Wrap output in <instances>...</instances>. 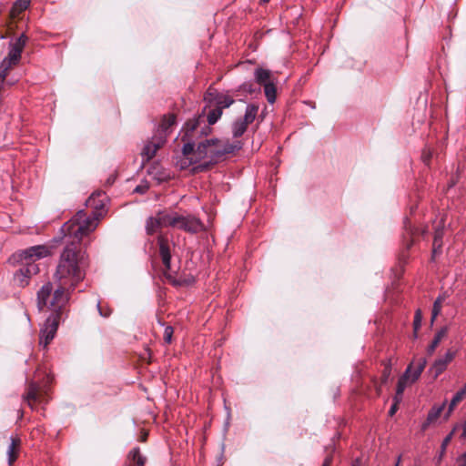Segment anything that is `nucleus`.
Wrapping results in <instances>:
<instances>
[{
  "label": "nucleus",
  "mask_w": 466,
  "mask_h": 466,
  "mask_svg": "<svg viewBox=\"0 0 466 466\" xmlns=\"http://www.w3.org/2000/svg\"><path fill=\"white\" fill-rule=\"evenodd\" d=\"M84 266V254L77 250L74 240L67 245L60 257L57 265L55 279L56 288L51 282H47L42 286L37 292V308L42 309L47 306L48 299L50 305L56 310L64 309L70 298V292L76 286L84 279L85 273L82 270Z\"/></svg>",
  "instance_id": "f257e3e1"
},
{
  "label": "nucleus",
  "mask_w": 466,
  "mask_h": 466,
  "mask_svg": "<svg viewBox=\"0 0 466 466\" xmlns=\"http://www.w3.org/2000/svg\"><path fill=\"white\" fill-rule=\"evenodd\" d=\"M106 196L102 192L92 194L86 201L88 208L94 209L90 216H87L84 210H79L69 221L66 222L61 231L65 237H73L79 242L84 236L88 235L96 229L101 214L100 209L105 207Z\"/></svg>",
  "instance_id": "f03ea898"
},
{
  "label": "nucleus",
  "mask_w": 466,
  "mask_h": 466,
  "mask_svg": "<svg viewBox=\"0 0 466 466\" xmlns=\"http://www.w3.org/2000/svg\"><path fill=\"white\" fill-rule=\"evenodd\" d=\"M221 116L222 110L216 106V108L208 112L207 116L208 123H206L203 114L185 123L181 136V141L184 143L182 147V154L184 156L193 153L197 140L208 137L212 131L210 126L217 123Z\"/></svg>",
  "instance_id": "7ed1b4c3"
},
{
  "label": "nucleus",
  "mask_w": 466,
  "mask_h": 466,
  "mask_svg": "<svg viewBox=\"0 0 466 466\" xmlns=\"http://www.w3.org/2000/svg\"><path fill=\"white\" fill-rule=\"evenodd\" d=\"M198 138L194 147L193 153L187 157L192 156L190 163H197L206 157H209L213 161L221 157L234 153L242 148L243 143L239 140L229 142V140H220L218 138Z\"/></svg>",
  "instance_id": "20e7f679"
},
{
  "label": "nucleus",
  "mask_w": 466,
  "mask_h": 466,
  "mask_svg": "<svg viewBox=\"0 0 466 466\" xmlns=\"http://www.w3.org/2000/svg\"><path fill=\"white\" fill-rule=\"evenodd\" d=\"M49 255L50 250L47 247L37 245L21 250L13 256L15 261L21 262L22 264V267L15 275V279L19 282L20 286L26 285L28 279L39 272V267L35 263V260Z\"/></svg>",
  "instance_id": "39448f33"
},
{
  "label": "nucleus",
  "mask_w": 466,
  "mask_h": 466,
  "mask_svg": "<svg viewBox=\"0 0 466 466\" xmlns=\"http://www.w3.org/2000/svg\"><path fill=\"white\" fill-rule=\"evenodd\" d=\"M50 299H48L47 306H45L44 309H48L52 312L51 314L46 318L45 323L40 329V334H39V345L42 346L44 349L47 347V345L53 340L55 338V335L56 333L58 324L61 319V315L64 309H56L54 307L50 305ZM41 311V309H39Z\"/></svg>",
  "instance_id": "423d86ee"
},
{
  "label": "nucleus",
  "mask_w": 466,
  "mask_h": 466,
  "mask_svg": "<svg viewBox=\"0 0 466 466\" xmlns=\"http://www.w3.org/2000/svg\"><path fill=\"white\" fill-rule=\"evenodd\" d=\"M170 228L190 234H197L204 229V224L194 215L187 214L184 216L177 212L170 211Z\"/></svg>",
  "instance_id": "0eeeda50"
},
{
  "label": "nucleus",
  "mask_w": 466,
  "mask_h": 466,
  "mask_svg": "<svg viewBox=\"0 0 466 466\" xmlns=\"http://www.w3.org/2000/svg\"><path fill=\"white\" fill-rule=\"evenodd\" d=\"M426 365L427 360L425 358H419L418 360L411 361L408 365L404 373L400 377L397 383L396 392L399 393V395H403L407 383L409 381L410 383L417 381L420 379Z\"/></svg>",
  "instance_id": "6e6552de"
},
{
  "label": "nucleus",
  "mask_w": 466,
  "mask_h": 466,
  "mask_svg": "<svg viewBox=\"0 0 466 466\" xmlns=\"http://www.w3.org/2000/svg\"><path fill=\"white\" fill-rule=\"evenodd\" d=\"M258 112V105L248 104L246 107L243 117L236 119L231 126L232 136L238 138L247 131L248 126L251 124L257 117Z\"/></svg>",
  "instance_id": "1a4fd4ad"
},
{
  "label": "nucleus",
  "mask_w": 466,
  "mask_h": 466,
  "mask_svg": "<svg viewBox=\"0 0 466 466\" xmlns=\"http://www.w3.org/2000/svg\"><path fill=\"white\" fill-rule=\"evenodd\" d=\"M163 228H170L169 211H158L154 217L147 219L146 230L148 235H153Z\"/></svg>",
  "instance_id": "9d476101"
},
{
  "label": "nucleus",
  "mask_w": 466,
  "mask_h": 466,
  "mask_svg": "<svg viewBox=\"0 0 466 466\" xmlns=\"http://www.w3.org/2000/svg\"><path fill=\"white\" fill-rule=\"evenodd\" d=\"M23 400L32 409H35L36 403L44 401V391L41 386L35 381H29L23 394Z\"/></svg>",
  "instance_id": "9b49d317"
},
{
  "label": "nucleus",
  "mask_w": 466,
  "mask_h": 466,
  "mask_svg": "<svg viewBox=\"0 0 466 466\" xmlns=\"http://www.w3.org/2000/svg\"><path fill=\"white\" fill-rule=\"evenodd\" d=\"M157 245L164 269L166 271L170 270L171 251L174 248L175 244L169 241L167 237L160 235L157 237Z\"/></svg>",
  "instance_id": "f8f14e48"
},
{
  "label": "nucleus",
  "mask_w": 466,
  "mask_h": 466,
  "mask_svg": "<svg viewBox=\"0 0 466 466\" xmlns=\"http://www.w3.org/2000/svg\"><path fill=\"white\" fill-rule=\"evenodd\" d=\"M456 353V350H448L443 356L434 360L430 368L433 379H437L447 369L448 365L454 360Z\"/></svg>",
  "instance_id": "ddd939ff"
},
{
  "label": "nucleus",
  "mask_w": 466,
  "mask_h": 466,
  "mask_svg": "<svg viewBox=\"0 0 466 466\" xmlns=\"http://www.w3.org/2000/svg\"><path fill=\"white\" fill-rule=\"evenodd\" d=\"M163 141V137H155L153 136L151 140L148 141L142 149V158L143 162H148L151 160L157 151L165 144Z\"/></svg>",
  "instance_id": "4468645a"
},
{
  "label": "nucleus",
  "mask_w": 466,
  "mask_h": 466,
  "mask_svg": "<svg viewBox=\"0 0 466 466\" xmlns=\"http://www.w3.org/2000/svg\"><path fill=\"white\" fill-rule=\"evenodd\" d=\"M176 124V116L174 114H169L167 116H164L161 123L159 124L155 137H163V141H167V137L170 132V128Z\"/></svg>",
  "instance_id": "2eb2a0df"
},
{
  "label": "nucleus",
  "mask_w": 466,
  "mask_h": 466,
  "mask_svg": "<svg viewBox=\"0 0 466 466\" xmlns=\"http://www.w3.org/2000/svg\"><path fill=\"white\" fill-rule=\"evenodd\" d=\"M444 236V221L441 219L440 224L435 228L433 243H432V259L442 251V238Z\"/></svg>",
  "instance_id": "dca6fc26"
},
{
  "label": "nucleus",
  "mask_w": 466,
  "mask_h": 466,
  "mask_svg": "<svg viewBox=\"0 0 466 466\" xmlns=\"http://www.w3.org/2000/svg\"><path fill=\"white\" fill-rule=\"evenodd\" d=\"M254 77L256 82L260 86L272 82V75L268 69L257 68L254 72Z\"/></svg>",
  "instance_id": "f3484780"
},
{
  "label": "nucleus",
  "mask_w": 466,
  "mask_h": 466,
  "mask_svg": "<svg viewBox=\"0 0 466 466\" xmlns=\"http://www.w3.org/2000/svg\"><path fill=\"white\" fill-rule=\"evenodd\" d=\"M447 333H448V328L447 327H442L440 330L437 331V333L435 334L432 341L431 342V344L427 348V352H428L429 355L433 354V352L435 351L436 348L439 346L440 342L447 335Z\"/></svg>",
  "instance_id": "a211bd4d"
},
{
  "label": "nucleus",
  "mask_w": 466,
  "mask_h": 466,
  "mask_svg": "<svg viewBox=\"0 0 466 466\" xmlns=\"http://www.w3.org/2000/svg\"><path fill=\"white\" fill-rule=\"evenodd\" d=\"M20 444H21V441L19 438L11 437V443L7 449L9 464H12L16 460Z\"/></svg>",
  "instance_id": "6ab92c4d"
},
{
  "label": "nucleus",
  "mask_w": 466,
  "mask_h": 466,
  "mask_svg": "<svg viewBox=\"0 0 466 466\" xmlns=\"http://www.w3.org/2000/svg\"><path fill=\"white\" fill-rule=\"evenodd\" d=\"M216 106L223 110V108L229 107L234 103L233 95L229 96L228 94H218L215 97Z\"/></svg>",
  "instance_id": "aec40b11"
},
{
  "label": "nucleus",
  "mask_w": 466,
  "mask_h": 466,
  "mask_svg": "<svg viewBox=\"0 0 466 466\" xmlns=\"http://www.w3.org/2000/svg\"><path fill=\"white\" fill-rule=\"evenodd\" d=\"M257 91H259V88L257 89L253 83L250 81L245 82L242 85H240L237 89L233 90V96H240V95H246V94H253Z\"/></svg>",
  "instance_id": "412c9836"
},
{
  "label": "nucleus",
  "mask_w": 466,
  "mask_h": 466,
  "mask_svg": "<svg viewBox=\"0 0 466 466\" xmlns=\"http://www.w3.org/2000/svg\"><path fill=\"white\" fill-rule=\"evenodd\" d=\"M128 459L134 461L137 466H143L147 461L146 457L141 454L140 449L138 447H136L130 451Z\"/></svg>",
  "instance_id": "4be33fe9"
},
{
  "label": "nucleus",
  "mask_w": 466,
  "mask_h": 466,
  "mask_svg": "<svg viewBox=\"0 0 466 466\" xmlns=\"http://www.w3.org/2000/svg\"><path fill=\"white\" fill-rule=\"evenodd\" d=\"M264 87V93L267 97V100L269 104H273L276 101V86L275 84L272 82L265 84L263 86Z\"/></svg>",
  "instance_id": "5701e85b"
},
{
  "label": "nucleus",
  "mask_w": 466,
  "mask_h": 466,
  "mask_svg": "<svg viewBox=\"0 0 466 466\" xmlns=\"http://www.w3.org/2000/svg\"><path fill=\"white\" fill-rule=\"evenodd\" d=\"M443 301H444V297L441 296V295L435 299L433 306H432V309H431V324H433L434 320L441 313Z\"/></svg>",
  "instance_id": "b1692460"
},
{
  "label": "nucleus",
  "mask_w": 466,
  "mask_h": 466,
  "mask_svg": "<svg viewBox=\"0 0 466 466\" xmlns=\"http://www.w3.org/2000/svg\"><path fill=\"white\" fill-rule=\"evenodd\" d=\"M382 364L384 366V369H383V371L381 374V384H385L388 382V380L390 377V374H391V367H392L391 359L385 360L382 362Z\"/></svg>",
  "instance_id": "393cba45"
},
{
  "label": "nucleus",
  "mask_w": 466,
  "mask_h": 466,
  "mask_svg": "<svg viewBox=\"0 0 466 466\" xmlns=\"http://www.w3.org/2000/svg\"><path fill=\"white\" fill-rule=\"evenodd\" d=\"M405 230L408 234V236L410 238V239L407 240L405 243L406 248L410 249L411 246L413 245V239L412 238L419 232V229L417 228H414L410 225V223L406 222L405 223Z\"/></svg>",
  "instance_id": "a878e982"
},
{
  "label": "nucleus",
  "mask_w": 466,
  "mask_h": 466,
  "mask_svg": "<svg viewBox=\"0 0 466 466\" xmlns=\"http://www.w3.org/2000/svg\"><path fill=\"white\" fill-rule=\"evenodd\" d=\"M30 5V0H16L12 7V13L19 14L25 11Z\"/></svg>",
  "instance_id": "bb28decb"
},
{
  "label": "nucleus",
  "mask_w": 466,
  "mask_h": 466,
  "mask_svg": "<svg viewBox=\"0 0 466 466\" xmlns=\"http://www.w3.org/2000/svg\"><path fill=\"white\" fill-rule=\"evenodd\" d=\"M457 428H458V425L455 426L454 429L443 439L441 445V452H440V456H439V461H441L442 456L444 455V453L446 451V448L449 445V443L451 442Z\"/></svg>",
  "instance_id": "cd10ccee"
},
{
  "label": "nucleus",
  "mask_w": 466,
  "mask_h": 466,
  "mask_svg": "<svg viewBox=\"0 0 466 466\" xmlns=\"http://www.w3.org/2000/svg\"><path fill=\"white\" fill-rule=\"evenodd\" d=\"M444 406L445 403H443L441 406L431 408L427 415L428 420L434 422L441 416Z\"/></svg>",
  "instance_id": "c85d7f7f"
},
{
  "label": "nucleus",
  "mask_w": 466,
  "mask_h": 466,
  "mask_svg": "<svg viewBox=\"0 0 466 466\" xmlns=\"http://www.w3.org/2000/svg\"><path fill=\"white\" fill-rule=\"evenodd\" d=\"M464 396L465 395L461 390L456 392V394L453 396V398L451 399V400L450 402L447 416H449L452 412L454 408L457 406V404L459 402H461Z\"/></svg>",
  "instance_id": "c756f323"
},
{
  "label": "nucleus",
  "mask_w": 466,
  "mask_h": 466,
  "mask_svg": "<svg viewBox=\"0 0 466 466\" xmlns=\"http://www.w3.org/2000/svg\"><path fill=\"white\" fill-rule=\"evenodd\" d=\"M421 319H422L421 311H420V309H417L415 312L414 320H413V327H414V333H415L414 336L415 337L417 336L418 329L420 328Z\"/></svg>",
  "instance_id": "7c9ffc66"
},
{
  "label": "nucleus",
  "mask_w": 466,
  "mask_h": 466,
  "mask_svg": "<svg viewBox=\"0 0 466 466\" xmlns=\"http://www.w3.org/2000/svg\"><path fill=\"white\" fill-rule=\"evenodd\" d=\"M174 329L171 326H167L164 330V341L167 344H170L172 341Z\"/></svg>",
  "instance_id": "2f4dec72"
},
{
  "label": "nucleus",
  "mask_w": 466,
  "mask_h": 466,
  "mask_svg": "<svg viewBox=\"0 0 466 466\" xmlns=\"http://www.w3.org/2000/svg\"><path fill=\"white\" fill-rule=\"evenodd\" d=\"M11 67L7 65V62H1L0 64V79L5 81L7 73Z\"/></svg>",
  "instance_id": "473e14b6"
},
{
  "label": "nucleus",
  "mask_w": 466,
  "mask_h": 466,
  "mask_svg": "<svg viewBox=\"0 0 466 466\" xmlns=\"http://www.w3.org/2000/svg\"><path fill=\"white\" fill-rule=\"evenodd\" d=\"M20 60L18 59H15L14 56H12V55H7V56H5L2 62H7V65L9 66V67H12L13 66H15L19 63Z\"/></svg>",
  "instance_id": "72a5a7b5"
},
{
  "label": "nucleus",
  "mask_w": 466,
  "mask_h": 466,
  "mask_svg": "<svg viewBox=\"0 0 466 466\" xmlns=\"http://www.w3.org/2000/svg\"><path fill=\"white\" fill-rule=\"evenodd\" d=\"M97 309H98L99 314L105 318L109 317L111 314V309L109 308H106V309H104L102 308L100 302L97 303Z\"/></svg>",
  "instance_id": "f704fd0d"
},
{
  "label": "nucleus",
  "mask_w": 466,
  "mask_h": 466,
  "mask_svg": "<svg viewBox=\"0 0 466 466\" xmlns=\"http://www.w3.org/2000/svg\"><path fill=\"white\" fill-rule=\"evenodd\" d=\"M456 466H466V451L456 459Z\"/></svg>",
  "instance_id": "c9c22d12"
},
{
  "label": "nucleus",
  "mask_w": 466,
  "mask_h": 466,
  "mask_svg": "<svg viewBox=\"0 0 466 466\" xmlns=\"http://www.w3.org/2000/svg\"><path fill=\"white\" fill-rule=\"evenodd\" d=\"M9 55H12V56L15 57V59H18L20 60L21 59V52L18 51V49H15L14 47H10L9 46V52H8Z\"/></svg>",
  "instance_id": "e433bc0d"
},
{
  "label": "nucleus",
  "mask_w": 466,
  "mask_h": 466,
  "mask_svg": "<svg viewBox=\"0 0 466 466\" xmlns=\"http://www.w3.org/2000/svg\"><path fill=\"white\" fill-rule=\"evenodd\" d=\"M10 47H14L15 49H18L21 53L23 52V49L25 46L22 43H19L18 41H14L9 44Z\"/></svg>",
  "instance_id": "4c0bfd02"
},
{
  "label": "nucleus",
  "mask_w": 466,
  "mask_h": 466,
  "mask_svg": "<svg viewBox=\"0 0 466 466\" xmlns=\"http://www.w3.org/2000/svg\"><path fill=\"white\" fill-rule=\"evenodd\" d=\"M147 188H148V187L147 185H145V186L139 185L135 188V192L144 194L147 192Z\"/></svg>",
  "instance_id": "58836bf2"
},
{
  "label": "nucleus",
  "mask_w": 466,
  "mask_h": 466,
  "mask_svg": "<svg viewBox=\"0 0 466 466\" xmlns=\"http://www.w3.org/2000/svg\"><path fill=\"white\" fill-rule=\"evenodd\" d=\"M16 41H18L19 43H22L25 46L26 45V42L28 40V37L25 35V34H22L18 38L15 39Z\"/></svg>",
  "instance_id": "ea45409f"
},
{
  "label": "nucleus",
  "mask_w": 466,
  "mask_h": 466,
  "mask_svg": "<svg viewBox=\"0 0 466 466\" xmlns=\"http://www.w3.org/2000/svg\"><path fill=\"white\" fill-rule=\"evenodd\" d=\"M397 410H398V404L392 403V405L389 410V415L393 416Z\"/></svg>",
  "instance_id": "a19ab883"
},
{
  "label": "nucleus",
  "mask_w": 466,
  "mask_h": 466,
  "mask_svg": "<svg viewBox=\"0 0 466 466\" xmlns=\"http://www.w3.org/2000/svg\"><path fill=\"white\" fill-rule=\"evenodd\" d=\"M402 400V395H399V393H395L393 397V403L400 404Z\"/></svg>",
  "instance_id": "79ce46f5"
},
{
  "label": "nucleus",
  "mask_w": 466,
  "mask_h": 466,
  "mask_svg": "<svg viewBox=\"0 0 466 466\" xmlns=\"http://www.w3.org/2000/svg\"><path fill=\"white\" fill-rule=\"evenodd\" d=\"M430 159H431V154H430V153H425V152H424V153H423V155H422V160H423V162H424L426 165H428V164H429V162H430Z\"/></svg>",
  "instance_id": "37998d69"
},
{
  "label": "nucleus",
  "mask_w": 466,
  "mask_h": 466,
  "mask_svg": "<svg viewBox=\"0 0 466 466\" xmlns=\"http://www.w3.org/2000/svg\"><path fill=\"white\" fill-rule=\"evenodd\" d=\"M208 167V164L206 163V164H201V165L198 166L196 167V169L198 171H203V170L207 169Z\"/></svg>",
  "instance_id": "c03bdc74"
},
{
  "label": "nucleus",
  "mask_w": 466,
  "mask_h": 466,
  "mask_svg": "<svg viewBox=\"0 0 466 466\" xmlns=\"http://www.w3.org/2000/svg\"><path fill=\"white\" fill-rule=\"evenodd\" d=\"M332 462V458L330 456L327 457L323 462V465L329 466Z\"/></svg>",
  "instance_id": "a18cd8bd"
},
{
  "label": "nucleus",
  "mask_w": 466,
  "mask_h": 466,
  "mask_svg": "<svg viewBox=\"0 0 466 466\" xmlns=\"http://www.w3.org/2000/svg\"><path fill=\"white\" fill-rule=\"evenodd\" d=\"M332 462V458L330 456L327 457L323 462V465L329 466Z\"/></svg>",
  "instance_id": "49530a36"
},
{
  "label": "nucleus",
  "mask_w": 466,
  "mask_h": 466,
  "mask_svg": "<svg viewBox=\"0 0 466 466\" xmlns=\"http://www.w3.org/2000/svg\"><path fill=\"white\" fill-rule=\"evenodd\" d=\"M431 423H432V421H429V420H428V419H427V420H426V421L422 423V425H421V430H422V431H425V430L429 427V425H430Z\"/></svg>",
  "instance_id": "de8ad7c7"
},
{
  "label": "nucleus",
  "mask_w": 466,
  "mask_h": 466,
  "mask_svg": "<svg viewBox=\"0 0 466 466\" xmlns=\"http://www.w3.org/2000/svg\"><path fill=\"white\" fill-rule=\"evenodd\" d=\"M461 437L463 439H466V420L464 421V423L462 425V434H461Z\"/></svg>",
  "instance_id": "09e8293b"
},
{
  "label": "nucleus",
  "mask_w": 466,
  "mask_h": 466,
  "mask_svg": "<svg viewBox=\"0 0 466 466\" xmlns=\"http://www.w3.org/2000/svg\"><path fill=\"white\" fill-rule=\"evenodd\" d=\"M147 437V433H144V434L141 436V441H146Z\"/></svg>",
  "instance_id": "8fccbe9b"
},
{
  "label": "nucleus",
  "mask_w": 466,
  "mask_h": 466,
  "mask_svg": "<svg viewBox=\"0 0 466 466\" xmlns=\"http://www.w3.org/2000/svg\"><path fill=\"white\" fill-rule=\"evenodd\" d=\"M461 392H463L464 395H466V383L464 384L463 388L460 390Z\"/></svg>",
  "instance_id": "3c124183"
},
{
  "label": "nucleus",
  "mask_w": 466,
  "mask_h": 466,
  "mask_svg": "<svg viewBox=\"0 0 466 466\" xmlns=\"http://www.w3.org/2000/svg\"><path fill=\"white\" fill-rule=\"evenodd\" d=\"M376 390H377V393H378V394H380V392H381V388H380V386H376Z\"/></svg>",
  "instance_id": "603ef678"
},
{
  "label": "nucleus",
  "mask_w": 466,
  "mask_h": 466,
  "mask_svg": "<svg viewBox=\"0 0 466 466\" xmlns=\"http://www.w3.org/2000/svg\"><path fill=\"white\" fill-rule=\"evenodd\" d=\"M426 233V230H421V234L424 235Z\"/></svg>",
  "instance_id": "864d4df0"
},
{
  "label": "nucleus",
  "mask_w": 466,
  "mask_h": 466,
  "mask_svg": "<svg viewBox=\"0 0 466 466\" xmlns=\"http://www.w3.org/2000/svg\"><path fill=\"white\" fill-rule=\"evenodd\" d=\"M263 3H268L269 0H261Z\"/></svg>",
  "instance_id": "5fc2aeb1"
},
{
  "label": "nucleus",
  "mask_w": 466,
  "mask_h": 466,
  "mask_svg": "<svg viewBox=\"0 0 466 466\" xmlns=\"http://www.w3.org/2000/svg\"><path fill=\"white\" fill-rule=\"evenodd\" d=\"M352 466H356L355 464H353Z\"/></svg>",
  "instance_id": "6e6d98bb"
},
{
  "label": "nucleus",
  "mask_w": 466,
  "mask_h": 466,
  "mask_svg": "<svg viewBox=\"0 0 466 466\" xmlns=\"http://www.w3.org/2000/svg\"><path fill=\"white\" fill-rule=\"evenodd\" d=\"M322 466H325V465L322 464Z\"/></svg>",
  "instance_id": "4d7b16f0"
},
{
  "label": "nucleus",
  "mask_w": 466,
  "mask_h": 466,
  "mask_svg": "<svg viewBox=\"0 0 466 466\" xmlns=\"http://www.w3.org/2000/svg\"><path fill=\"white\" fill-rule=\"evenodd\" d=\"M396 466H398V465H396Z\"/></svg>",
  "instance_id": "13d9d810"
}]
</instances>
